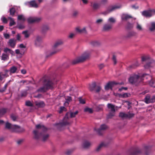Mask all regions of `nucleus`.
<instances>
[{"label":"nucleus","instance_id":"1","mask_svg":"<svg viewBox=\"0 0 155 155\" xmlns=\"http://www.w3.org/2000/svg\"><path fill=\"white\" fill-rule=\"evenodd\" d=\"M149 78L151 79L150 76L148 75L144 74L142 76L140 74L134 75L130 78L129 81L132 84L137 83L145 79H147Z\"/></svg>","mask_w":155,"mask_h":155},{"label":"nucleus","instance_id":"2","mask_svg":"<svg viewBox=\"0 0 155 155\" xmlns=\"http://www.w3.org/2000/svg\"><path fill=\"white\" fill-rule=\"evenodd\" d=\"M55 87L54 83L48 80H45L43 83V86L38 90V91L41 92H46L49 89H51Z\"/></svg>","mask_w":155,"mask_h":155},{"label":"nucleus","instance_id":"3","mask_svg":"<svg viewBox=\"0 0 155 155\" xmlns=\"http://www.w3.org/2000/svg\"><path fill=\"white\" fill-rule=\"evenodd\" d=\"M90 56L88 52H86L84 53L81 56L79 57L72 61L73 64H75L79 62H83L88 59Z\"/></svg>","mask_w":155,"mask_h":155},{"label":"nucleus","instance_id":"4","mask_svg":"<svg viewBox=\"0 0 155 155\" xmlns=\"http://www.w3.org/2000/svg\"><path fill=\"white\" fill-rule=\"evenodd\" d=\"M5 127L12 131L14 132H20L22 131V129L19 126L16 125H12L8 122L6 123Z\"/></svg>","mask_w":155,"mask_h":155},{"label":"nucleus","instance_id":"5","mask_svg":"<svg viewBox=\"0 0 155 155\" xmlns=\"http://www.w3.org/2000/svg\"><path fill=\"white\" fill-rule=\"evenodd\" d=\"M107 107L109 109H110V111L112 113H109L108 115V117L111 118L114 115V113L115 111V109L117 110L119 108H121V107H116L115 108L114 105L111 104H108L107 105Z\"/></svg>","mask_w":155,"mask_h":155},{"label":"nucleus","instance_id":"6","mask_svg":"<svg viewBox=\"0 0 155 155\" xmlns=\"http://www.w3.org/2000/svg\"><path fill=\"white\" fill-rule=\"evenodd\" d=\"M63 43V42L61 40H58L56 41L52 47V49L53 50H55V51L51 52V54L52 55L57 53L58 51V50L55 49L56 48L62 45Z\"/></svg>","mask_w":155,"mask_h":155},{"label":"nucleus","instance_id":"7","mask_svg":"<svg viewBox=\"0 0 155 155\" xmlns=\"http://www.w3.org/2000/svg\"><path fill=\"white\" fill-rule=\"evenodd\" d=\"M142 15L147 17H150L155 14V10L150 9L143 11L142 12Z\"/></svg>","mask_w":155,"mask_h":155},{"label":"nucleus","instance_id":"8","mask_svg":"<svg viewBox=\"0 0 155 155\" xmlns=\"http://www.w3.org/2000/svg\"><path fill=\"white\" fill-rule=\"evenodd\" d=\"M42 18L40 17H30L27 19L28 23L32 24L35 23H38L41 21Z\"/></svg>","mask_w":155,"mask_h":155},{"label":"nucleus","instance_id":"9","mask_svg":"<svg viewBox=\"0 0 155 155\" xmlns=\"http://www.w3.org/2000/svg\"><path fill=\"white\" fill-rule=\"evenodd\" d=\"M101 6L100 4L96 2H92L91 3V7L93 10H96L99 9Z\"/></svg>","mask_w":155,"mask_h":155},{"label":"nucleus","instance_id":"10","mask_svg":"<svg viewBox=\"0 0 155 155\" xmlns=\"http://www.w3.org/2000/svg\"><path fill=\"white\" fill-rule=\"evenodd\" d=\"M78 113V112L77 111H76L74 113L72 112H68L66 114L64 119V120H66V119H68L69 118L74 117Z\"/></svg>","mask_w":155,"mask_h":155},{"label":"nucleus","instance_id":"11","mask_svg":"<svg viewBox=\"0 0 155 155\" xmlns=\"http://www.w3.org/2000/svg\"><path fill=\"white\" fill-rule=\"evenodd\" d=\"M108 128V127L105 124H103L101 125L100 127L97 129L96 131L99 135L102 134V133L101 132L102 131L106 130Z\"/></svg>","mask_w":155,"mask_h":155},{"label":"nucleus","instance_id":"12","mask_svg":"<svg viewBox=\"0 0 155 155\" xmlns=\"http://www.w3.org/2000/svg\"><path fill=\"white\" fill-rule=\"evenodd\" d=\"M42 41V39L41 36H38L36 37L35 41V44L36 46H39Z\"/></svg>","mask_w":155,"mask_h":155},{"label":"nucleus","instance_id":"13","mask_svg":"<svg viewBox=\"0 0 155 155\" xmlns=\"http://www.w3.org/2000/svg\"><path fill=\"white\" fill-rule=\"evenodd\" d=\"M16 44V40L14 39H10L8 42V45L12 48H14Z\"/></svg>","mask_w":155,"mask_h":155},{"label":"nucleus","instance_id":"14","mask_svg":"<svg viewBox=\"0 0 155 155\" xmlns=\"http://www.w3.org/2000/svg\"><path fill=\"white\" fill-rule=\"evenodd\" d=\"M114 82H109L105 86V89L106 90H108L109 89H112V87L114 84H117Z\"/></svg>","mask_w":155,"mask_h":155},{"label":"nucleus","instance_id":"15","mask_svg":"<svg viewBox=\"0 0 155 155\" xmlns=\"http://www.w3.org/2000/svg\"><path fill=\"white\" fill-rule=\"evenodd\" d=\"M112 25L111 24H106L103 26V30L107 31L110 30L112 28Z\"/></svg>","mask_w":155,"mask_h":155},{"label":"nucleus","instance_id":"16","mask_svg":"<svg viewBox=\"0 0 155 155\" xmlns=\"http://www.w3.org/2000/svg\"><path fill=\"white\" fill-rule=\"evenodd\" d=\"M149 28L151 31H155V22L152 21L150 23L149 26Z\"/></svg>","mask_w":155,"mask_h":155},{"label":"nucleus","instance_id":"17","mask_svg":"<svg viewBox=\"0 0 155 155\" xmlns=\"http://www.w3.org/2000/svg\"><path fill=\"white\" fill-rule=\"evenodd\" d=\"M120 6H117V5H113L109 6L107 8V10L109 13L114 11L115 9L120 8Z\"/></svg>","mask_w":155,"mask_h":155},{"label":"nucleus","instance_id":"18","mask_svg":"<svg viewBox=\"0 0 155 155\" xmlns=\"http://www.w3.org/2000/svg\"><path fill=\"white\" fill-rule=\"evenodd\" d=\"M30 7L37 8L38 7V4L35 0H32L29 2Z\"/></svg>","mask_w":155,"mask_h":155},{"label":"nucleus","instance_id":"19","mask_svg":"<svg viewBox=\"0 0 155 155\" xmlns=\"http://www.w3.org/2000/svg\"><path fill=\"white\" fill-rule=\"evenodd\" d=\"M91 145V143L88 141H85L83 143L82 146L84 148H89Z\"/></svg>","mask_w":155,"mask_h":155},{"label":"nucleus","instance_id":"20","mask_svg":"<svg viewBox=\"0 0 155 155\" xmlns=\"http://www.w3.org/2000/svg\"><path fill=\"white\" fill-rule=\"evenodd\" d=\"M76 31L79 33H86L87 31L85 28H80L79 27H77L76 28Z\"/></svg>","mask_w":155,"mask_h":155},{"label":"nucleus","instance_id":"21","mask_svg":"<svg viewBox=\"0 0 155 155\" xmlns=\"http://www.w3.org/2000/svg\"><path fill=\"white\" fill-rule=\"evenodd\" d=\"M65 102L64 103L65 106H67L68 105L69 103L72 101V98L71 97L67 96L65 97Z\"/></svg>","mask_w":155,"mask_h":155},{"label":"nucleus","instance_id":"22","mask_svg":"<svg viewBox=\"0 0 155 155\" xmlns=\"http://www.w3.org/2000/svg\"><path fill=\"white\" fill-rule=\"evenodd\" d=\"M4 51L6 53V54H8V56L10 54L13 55L14 54V52L13 51L8 48H5Z\"/></svg>","mask_w":155,"mask_h":155},{"label":"nucleus","instance_id":"23","mask_svg":"<svg viewBox=\"0 0 155 155\" xmlns=\"http://www.w3.org/2000/svg\"><path fill=\"white\" fill-rule=\"evenodd\" d=\"M131 18L132 17L130 15L126 14H123L121 16L122 20H126Z\"/></svg>","mask_w":155,"mask_h":155},{"label":"nucleus","instance_id":"24","mask_svg":"<svg viewBox=\"0 0 155 155\" xmlns=\"http://www.w3.org/2000/svg\"><path fill=\"white\" fill-rule=\"evenodd\" d=\"M49 27L46 25H43L41 28V32L42 33H45L49 30Z\"/></svg>","mask_w":155,"mask_h":155},{"label":"nucleus","instance_id":"25","mask_svg":"<svg viewBox=\"0 0 155 155\" xmlns=\"http://www.w3.org/2000/svg\"><path fill=\"white\" fill-rule=\"evenodd\" d=\"M35 104L36 106H37V107H43L45 105L44 103L42 101H36L35 102Z\"/></svg>","mask_w":155,"mask_h":155},{"label":"nucleus","instance_id":"26","mask_svg":"<svg viewBox=\"0 0 155 155\" xmlns=\"http://www.w3.org/2000/svg\"><path fill=\"white\" fill-rule=\"evenodd\" d=\"M130 94L129 93H125L124 94H118V96L120 97L125 98L129 97L130 96Z\"/></svg>","mask_w":155,"mask_h":155},{"label":"nucleus","instance_id":"27","mask_svg":"<svg viewBox=\"0 0 155 155\" xmlns=\"http://www.w3.org/2000/svg\"><path fill=\"white\" fill-rule=\"evenodd\" d=\"M96 86V84L95 82H94L91 84H90L89 89L91 91H93L94 90Z\"/></svg>","mask_w":155,"mask_h":155},{"label":"nucleus","instance_id":"28","mask_svg":"<svg viewBox=\"0 0 155 155\" xmlns=\"http://www.w3.org/2000/svg\"><path fill=\"white\" fill-rule=\"evenodd\" d=\"M106 144L104 143H102L97 146L96 149V150L97 151H98L102 147L106 146Z\"/></svg>","mask_w":155,"mask_h":155},{"label":"nucleus","instance_id":"29","mask_svg":"<svg viewBox=\"0 0 155 155\" xmlns=\"http://www.w3.org/2000/svg\"><path fill=\"white\" fill-rule=\"evenodd\" d=\"M107 21L110 24L112 25V24L115 23L116 20L113 17H110L108 19Z\"/></svg>","mask_w":155,"mask_h":155},{"label":"nucleus","instance_id":"30","mask_svg":"<svg viewBox=\"0 0 155 155\" xmlns=\"http://www.w3.org/2000/svg\"><path fill=\"white\" fill-rule=\"evenodd\" d=\"M17 70V68L15 66H13L10 69V73H15Z\"/></svg>","mask_w":155,"mask_h":155},{"label":"nucleus","instance_id":"31","mask_svg":"<svg viewBox=\"0 0 155 155\" xmlns=\"http://www.w3.org/2000/svg\"><path fill=\"white\" fill-rule=\"evenodd\" d=\"M150 98L151 97L150 95H147L144 99L145 102L147 104L150 103Z\"/></svg>","mask_w":155,"mask_h":155},{"label":"nucleus","instance_id":"32","mask_svg":"<svg viewBox=\"0 0 155 155\" xmlns=\"http://www.w3.org/2000/svg\"><path fill=\"white\" fill-rule=\"evenodd\" d=\"M33 133L35 135V138L36 139H38L39 138H40V137L41 136V134H38V132L36 130H34L33 131Z\"/></svg>","mask_w":155,"mask_h":155},{"label":"nucleus","instance_id":"33","mask_svg":"<svg viewBox=\"0 0 155 155\" xmlns=\"http://www.w3.org/2000/svg\"><path fill=\"white\" fill-rule=\"evenodd\" d=\"M78 11L76 10H74L72 12V16L73 18H76L78 16Z\"/></svg>","mask_w":155,"mask_h":155},{"label":"nucleus","instance_id":"34","mask_svg":"<svg viewBox=\"0 0 155 155\" xmlns=\"http://www.w3.org/2000/svg\"><path fill=\"white\" fill-rule=\"evenodd\" d=\"M9 58V56L5 54H3L2 56V59L3 60H5L8 59Z\"/></svg>","mask_w":155,"mask_h":155},{"label":"nucleus","instance_id":"35","mask_svg":"<svg viewBox=\"0 0 155 155\" xmlns=\"http://www.w3.org/2000/svg\"><path fill=\"white\" fill-rule=\"evenodd\" d=\"M84 111L85 112H88L90 113H92L93 112V110L91 108L87 107H86L84 109Z\"/></svg>","mask_w":155,"mask_h":155},{"label":"nucleus","instance_id":"36","mask_svg":"<svg viewBox=\"0 0 155 155\" xmlns=\"http://www.w3.org/2000/svg\"><path fill=\"white\" fill-rule=\"evenodd\" d=\"M22 33L24 35V37L25 38H28L30 35L29 34L27 31H25L22 32Z\"/></svg>","mask_w":155,"mask_h":155},{"label":"nucleus","instance_id":"37","mask_svg":"<svg viewBox=\"0 0 155 155\" xmlns=\"http://www.w3.org/2000/svg\"><path fill=\"white\" fill-rule=\"evenodd\" d=\"M9 18L10 19V26H11L14 25L15 24V23L13 19L11 18Z\"/></svg>","mask_w":155,"mask_h":155},{"label":"nucleus","instance_id":"38","mask_svg":"<svg viewBox=\"0 0 155 155\" xmlns=\"http://www.w3.org/2000/svg\"><path fill=\"white\" fill-rule=\"evenodd\" d=\"M127 114H125L123 112H120L119 114V117L124 118H127Z\"/></svg>","mask_w":155,"mask_h":155},{"label":"nucleus","instance_id":"39","mask_svg":"<svg viewBox=\"0 0 155 155\" xmlns=\"http://www.w3.org/2000/svg\"><path fill=\"white\" fill-rule=\"evenodd\" d=\"M18 19L19 20H21L22 21H25V18L23 15H21L18 16Z\"/></svg>","mask_w":155,"mask_h":155},{"label":"nucleus","instance_id":"40","mask_svg":"<svg viewBox=\"0 0 155 155\" xmlns=\"http://www.w3.org/2000/svg\"><path fill=\"white\" fill-rule=\"evenodd\" d=\"M15 52L16 54H20L22 55L24 53V52L22 51H20L19 49H16L15 50Z\"/></svg>","mask_w":155,"mask_h":155},{"label":"nucleus","instance_id":"41","mask_svg":"<svg viewBox=\"0 0 155 155\" xmlns=\"http://www.w3.org/2000/svg\"><path fill=\"white\" fill-rule=\"evenodd\" d=\"M15 10L14 8H12L10 10V15H14Z\"/></svg>","mask_w":155,"mask_h":155},{"label":"nucleus","instance_id":"42","mask_svg":"<svg viewBox=\"0 0 155 155\" xmlns=\"http://www.w3.org/2000/svg\"><path fill=\"white\" fill-rule=\"evenodd\" d=\"M103 20L102 19H98L96 21L95 23L97 25H99L101 23L103 22Z\"/></svg>","mask_w":155,"mask_h":155},{"label":"nucleus","instance_id":"43","mask_svg":"<svg viewBox=\"0 0 155 155\" xmlns=\"http://www.w3.org/2000/svg\"><path fill=\"white\" fill-rule=\"evenodd\" d=\"M36 127L37 129H42V130L45 128V127L44 126L40 124L36 125Z\"/></svg>","mask_w":155,"mask_h":155},{"label":"nucleus","instance_id":"44","mask_svg":"<svg viewBox=\"0 0 155 155\" xmlns=\"http://www.w3.org/2000/svg\"><path fill=\"white\" fill-rule=\"evenodd\" d=\"M79 101L80 103L84 104L85 103V101L84 99L81 98V97L79 98Z\"/></svg>","mask_w":155,"mask_h":155},{"label":"nucleus","instance_id":"45","mask_svg":"<svg viewBox=\"0 0 155 155\" xmlns=\"http://www.w3.org/2000/svg\"><path fill=\"white\" fill-rule=\"evenodd\" d=\"M7 86H8V84H6L5 85V86L3 88H2L0 89V92H3L4 91H5V90H6L7 87Z\"/></svg>","mask_w":155,"mask_h":155},{"label":"nucleus","instance_id":"46","mask_svg":"<svg viewBox=\"0 0 155 155\" xmlns=\"http://www.w3.org/2000/svg\"><path fill=\"white\" fill-rule=\"evenodd\" d=\"M6 112V110L5 109H3L0 110V115H3Z\"/></svg>","mask_w":155,"mask_h":155},{"label":"nucleus","instance_id":"47","mask_svg":"<svg viewBox=\"0 0 155 155\" xmlns=\"http://www.w3.org/2000/svg\"><path fill=\"white\" fill-rule=\"evenodd\" d=\"M127 118H131L133 117L134 116V114L133 113H128L127 114Z\"/></svg>","mask_w":155,"mask_h":155},{"label":"nucleus","instance_id":"48","mask_svg":"<svg viewBox=\"0 0 155 155\" xmlns=\"http://www.w3.org/2000/svg\"><path fill=\"white\" fill-rule=\"evenodd\" d=\"M107 2V0H101L99 2V3L100 4V5H102L106 3Z\"/></svg>","mask_w":155,"mask_h":155},{"label":"nucleus","instance_id":"49","mask_svg":"<svg viewBox=\"0 0 155 155\" xmlns=\"http://www.w3.org/2000/svg\"><path fill=\"white\" fill-rule=\"evenodd\" d=\"M155 102V96H153L150 98V103H153Z\"/></svg>","mask_w":155,"mask_h":155},{"label":"nucleus","instance_id":"50","mask_svg":"<svg viewBox=\"0 0 155 155\" xmlns=\"http://www.w3.org/2000/svg\"><path fill=\"white\" fill-rule=\"evenodd\" d=\"M137 28L138 30L140 31L142 30V28L141 26L138 23H137Z\"/></svg>","mask_w":155,"mask_h":155},{"label":"nucleus","instance_id":"51","mask_svg":"<svg viewBox=\"0 0 155 155\" xmlns=\"http://www.w3.org/2000/svg\"><path fill=\"white\" fill-rule=\"evenodd\" d=\"M2 22L5 23H7V19L5 17H2Z\"/></svg>","mask_w":155,"mask_h":155},{"label":"nucleus","instance_id":"52","mask_svg":"<svg viewBox=\"0 0 155 155\" xmlns=\"http://www.w3.org/2000/svg\"><path fill=\"white\" fill-rule=\"evenodd\" d=\"M26 105L27 106H31L32 105L31 103L29 101H27L26 102Z\"/></svg>","mask_w":155,"mask_h":155},{"label":"nucleus","instance_id":"53","mask_svg":"<svg viewBox=\"0 0 155 155\" xmlns=\"http://www.w3.org/2000/svg\"><path fill=\"white\" fill-rule=\"evenodd\" d=\"M75 34L73 33H70L68 36V38H73L75 35Z\"/></svg>","mask_w":155,"mask_h":155},{"label":"nucleus","instance_id":"54","mask_svg":"<svg viewBox=\"0 0 155 155\" xmlns=\"http://www.w3.org/2000/svg\"><path fill=\"white\" fill-rule=\"evenodd\" d=\"M101 87L100 86H97L95 90L96 92H98L101 90Z\"/></svg>","mask_w":155,"mask_h":155},{"label":"nucleus","instance_id":"55","mask_svg":"<svg viewBox=\"0 0 155 155\" xmlns=\"http://www.w3.org/2000/svg\"><path fill=\"white\" fill-rule=\"evenodd\" d=\"M109 13H110L109 12V11L107 9V10L106 11L102 12L101 14L106 15L109 14Z\"/></svg>","mask_w":155,"mask_h":155},{"label":"nucleus","instance_id":"56","mask_svg":"<svg viewBox=\"0 0 155 155\" xmlns=\"http://www.w3.org/2000/svg\"><path fill=\"white\" fill-rule=\"evenodd\" d=\"M48 135L47 134L43 137V140L44 141H45L48 137Z\"/></svg>","mask_w":155,"mask_h":155},{"label":"nucleus","instance_id":"57","mask_svg":"<svg viewBox=\"0 0 155 155\" xmlns=\"http://www.w3.org/2000/svg\"><path fill=\"white\" fill-rule=\"evenodd\" d=\"M17 39L18 41H21V36L20 34H18L17 35Z\"/></svg>","mask_w":155,"mask_h":155},{"label":"nucleus","instance_id":"58","mask_svg":"<svg viewBox=\"0 0 155 155\" xmlns=\"http://www.w3.org/2000/svg\"><path fill=\"white\" fill-rule=\"evenodd\" d=\"M113 60L114 62V64H116L117 63V61H116V57L115 56H113Z\"/></svg>","mask_w":155,"mask_h":155},{"label":"nucleus","instance_id":"59","mask_svg":"<svg viewBox=\"0 0 155 155\" xmlns=\"http://www.w3.org/2000/svg\"><path fill=\"white\" fill-rule=\"evenodd\" d=\"M150 84L152 87H155V81L154 82H150Z\"/></svg>","mask_w":155,"mask_h":155},{"label":"nucleus","instance_id":"60","mask_svg":"<svg viewBox=\"0 0 155 155\" xmlns=\"http://www.w3.org/2000/svg\"><path fill=\"white\" fill-rule=\"evenodd\" d=\"M4 36L5 37L6 39H8L10 37V35L9 34H4Z\"/></svg>","mask_w":155,"mask_h":155},{"label":"nucleus","instance_id":"61","mask_svg":"<svg viewBox=\"0 0 155 155\" xmlns=\"http://www.w3.org/2000/svg\"><path fill=\"white\" fill-rule=\"evenodd\" d=\"M19 47L20 48H26V46L22 44H20L19 45Z\"/></svg>","mask_w":155,"mask_h":155},{"label":"nucleus","instance_id":"62","mask_svg":"<svg viewBox=\"0 0 155 155\" xmlns=\"http://www.w3.org/2000/svg\"><path fill=\"white\" fill-rule=\"evenodd\" d=\"M11 117L12 119L14 121H15L16 119V117L13 115H12Z\"/></svg>","mask_w":155,"mask_h":155},{"label":"nucleus","instance_id":"63","mask_svg":"<svg viewBox=\"0 0 155 155\" xmlns=\"http://www.w3.org/2000/svg\"><path fill=\"white\" fill-rule=\"evenodd\" d=\"M81 1L84 4H87L88 2V0H81Z\"/></svg>","mask_w":155,"mask_h":155},{"label":"nucleus","instance_id":"64","mask_svg":"<svg viewBox=\"0 0 155 155\" xmlns=\"http://www.w3.org/2000/svg\"><path fill=\"white\" fill-rule=\"evenodd\" d=\"M104 66L103 64H101L99 65V68L100 69H101L104 67Z\"/></svg>","mask_w":155,"mask_h":155}]
</instances>
